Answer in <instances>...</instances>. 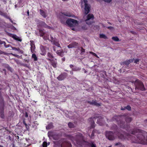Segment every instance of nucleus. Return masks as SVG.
<instances>
[{
	"mask_svg": "<svg viewBox=\"0 0 147 147\" xmlns=\"http://www.w3.org/2000/svg\"><path fill=\"white\" fill-rule=\"evenodd\" d=\"M34 123L35 124H37V125L38 124H37V121H34Z\"/></svg>",
	"mask_w": 147,
	"mask_h": 147,
	"instance_id": "nucleus-61",
	"label": "nucleus"
},
{
	"mask_svg": "<svg viewBox=\"0 0 147 147\" xmlns=\"http://www.w3.org/2000/svg\"><path fill=\"white\" fill-rule=\"evenodd\" d=\"M66 23L68 26L72 27L76 26L78 24V21L72 19H69L66 21Z\"/></svg>",
	"mask_w": 147,
	"mask_h": 147,
	"instance_id": "nucleus-7",
	"label": "nucleus"
},
{
	"mask_svg": "<svg viewBox=\"0 0 147 147\" xmlns=\"http://www.w3.org/2000/svg\"><path fill=\"white\" fill-rule=\"evenodd\" d=\"M73 45V48H77L78 47V43L76 42L72 43Z\"/></svg>",
	"mask_w": 147,
	"mask_h": 147,
	"instance_id": "nucleus-25",
	"label": "nucleus"
},
{
	"mask_svg": "<svg viewBox=\"0 0 147 147\" xmlns=\"http://www.w3.org/2000/svg\"><path fill=\"white\" fill-rule=\"evenodd\" d=\"M100 38H103L105 39H107V36H106L105 34H100Z\"/></svg>",
	"mask_w": 147,
	"mask_h": 147,
	"instance_id": "nucleus-31",
	"label": "nucleus"
},
{
	"mask_svg": "<svg viewBox=\"0 0 147 147\" xmlns=\"http://www.w3.org/2000/svg\"><path fill=\"white\" fill-rule=\"evenodd\" d=\"M98 131H96V132H95V133H98V134H99L100 133V132H99V131L98 130Z\"/></svg>",
	"mask_w": 147,
	"mask_h": 147,
	"instance_id": "nucleus-62",
	"label": "nucleus"
},
{
	"mask_svg": "<svg viewBox=\"0 0 147 147\" xmlns=\"http://www.w3.org/2000/svg\"><path fill=\"white\" fill-rule=\"evenodd\" d=\"M68 125L70 128H72L74 127V124L71 122H69L68 123Z\"/></svg>",
	"mask_w": 147,
	"mask_h": 147,
	"instance_id": "nucleus-28",
	"label": "nucleus"
},
{
	"mask_svg": "<svg viewBox=\"0 0 147 147\" xmlns=\"http://www.w3.org/2000/svg\"><path fill=\"white\" fill-rule=\"evenodd\" d=\"M124 117V115H117L113 117L112 120L116 121L121 128L124 129L129 132H131V134L134 135L137 133L138 134L136 138L124 131H120L117 134L119 138L122 140L127 139L129 140H131L132 143L147 145V133L144 131L135 128L131 130L129 124L127 123L126 125L123 120L125 119L127 123H129L132 121V118L129 117Z\"/></svg>",
	"mask_w": 147,
	"mask_h": 147,
	"instance_id": "nucleus-1",
	"label": "nucleus"
},
{
	"mask_svg": "<svg viewBox=\"0 0 147 147\" xmlns=\"http://www.w3.org/2000/svg\"><path fill=\"white\" fill-rule=\"evenodd\" d=\"M118 145H119L120 147H125L124 145H123L120 142L117 143L115 144V146H117Z\"/></svg>",
	"mask_w": 147,
	"mask_h": 147,
	"instance_id": "nucleus-32",
	"label": "nucleus"
},
{
	"mask_svg": "<svg viewBox=\"0 0 147 147\" xmlns=\"http://www.w3.org/2000/svg\"><path fill=\"white\" fill-rule=\"evenodd\" d=\"M3 44H4V45L5 47L7 48L9 47V46H8V45H6V43L5 41L4 42Z\"/></svg>",
	"mask_w": 147,
	"mask_h": 147,
	"instance_id": "nucleus-49",
	"label": "nucleus"
},
{
	"mask_svg": "<svg viewBox=\"0 0 147 147\" xmlns=\"http://www.w3.org/2000/svg\"><path fill=\"white\" fill-rule=\"evenodd\" d=\"M67 76V74L64 73L61 74L57 78V79L61 81L64 80Z\"/></svg>",
	"mask_w": 147,
	"mask_h": 147,
	"instance_id": "nucleus-17",
	"label": "nucleus"
},
{
	"mask_svg": "<svg viewBox=\"0 0 147 147\" xmlns=\"http://www.w3.org/2000/svg\"><path fill=\"white\" fill-rule=\"evenodd\" d=\"M40 14L44 18H46L47 16L46 15L45 12L42 10L40 9Z\"/></svg>",
	"mask_w": 147,
	"mask_h": 147,
	"instance_id": "nucleus-20",
	"label": "nucleus"
},
{
	"mask_svg": "<svg viewBox=\"0 0 147 147\" xmlns=\"http://www.w3.org/2000/svg\"><path fill=\"white\" fill-rule=\"evenodd\" d=\"M126 109L129 111H131V107L129 105H128L126 107Z\"/></svg>",
	"mask_w": 147,
	"mask_h": 147,
	"instance_id": "nucleus-42",
	"label": "nucleus"
},
{
	"mask_svg": "<svg viewBox=\"0 0 147 147\" xmlns=\"http://www.w3.org/2000/svg\"><path fill=\"white\" fill-rule=\"evenodd\" d=\"M2 88H0V114L1 118L4 119L5 118L4 110L5 107V101L3 97L1 95V90Z\"/></svg>",
	"mask_w": 147,
	"mask_h": 147,
	"instance_id": "nucleus-3",
	"label": "nucleus"
},
{
	"mask_svg": "<svg viewBox=\"0 0 147 147\" xmlns=\"http://www.w3.org/2000/svg\"><path fill=\"white\" fill-rule=\"evenodd\" d=\"M44 29H39V32L40 34V36H43L45 35V32H44Z\"/></svg>",
	"mask_w": 147,
	"mask_h": 147,
	"instance_id": "nucleus-24",
	"label": "nucleus"
},
{
	"mask_svg": "<svg viewBox=\"0 0 147 147\" xmlns=\"http://www.w3.org/2000/svg\"><path fill=\"white\" fill-rule=\"evenodd\" d=\"M107 28L108 29H110L113 28V27H112L111 26H109V27H107Z\"/></svg>",
	"mask_w": 147,
	"mask_h": 147,
	"instance_id": "nucleus-55",
	"label": "nucleus"
},
{
	"mask_svg": "<svg viewBox=\"0 0 147 147\" xmlns=\"http://www.w3.org/2000/svg\"><path fill=\"white\" fill-rule=\"evenodd\" d=\"M48 59L50 61L51 65L54 68H56L57 67V62L56 59Z\"/></svg>",
	"mask_w": 147,
	"mask_h": 147,
	"instance_id": "nucleus-14",
	"label": "nucleus"
},
{
	"mask_svg": "<svg viewBox=\"0 0 147 147\" xmlns=\"http://www.w3.org/2000/svg\"><path fill=\"white\" fill-rule=\"evenodd\" d=\"M64 15L65 16H68V17H71V15H70V14H64Z\"/></svg>",
	"mask_w": 147,
	"mask_h": 147,
	"instance_id": "nucleus-52",
	"label": "nucleus"
},
{
	"mask_svg": "<svg viewBox=\"0 0 147 147\" xmlns=\"http://www.w3.org/2000/svg\"><path fill=\"white\" fill-rule=\"evenodd\" d=\"M73 45L72 43L69 44L67 46V47L68 48H73Z\"/></svg>",
	"mask_w": 147,
	"mask_h": 147,
	"instance_id": "nucleus-44",
	"label": "nucleus"
},
{
	"mask_svg": "<svg viewBox=\"0 0 147 147\" xmlns=\"http://www.w3.org/2000/svg\"><path fill=\"white\" fill-rule=\"evenodd\" d=\"M61 60L62 61H65V57L61 59Z\"/></svg>",
	"mask_w": 147,
	"mask_h": 147,
	"instance_id": "nucleus-60",
	"label": "nucleus"
},
{
	"mask_svg": "<svg viewBox=\"0 0 147 147\" xmlns=\"http://www.w3.org/2000/svg\"><path fill=\"white\" fill-rule=\"evenodd\" d=\"M96 131H98V130H97L96 129H94L92 131L91 136L90 137V138L91 139H94V134L95 132H96Z\"/></svg>",
	"mask_w": 147,
	"mask_h": 147,
	"instance_id": "nucleus-22",
	"label": "nucleus"
},
{
	"mask_svg": "<svg viewBox=\"0 0 147 147\" xmlns=\"http://www.w3.org/2000/svg\"><path fill=\"white\" fill-rule=\"evenodd\" d=\"M121 110H124L126 109V107H121Z\"/></svg>",
	"mask_w": 147,
	"mask_h": 147,
	"instance_id": "nucleus-51",
	"label": "nucleus"
},
{
	"mask_svg": "<svg viewBox=\"0 0 147 147\" xmlns=\"http://www.w3.org/2000/svg\"><path fill=\"white\" fill-rule=\"evenodd\" d=\"M56 53L58 55L61 57H63L64 55V51L62 49L57 51Z\"/></svg>",
	"mask_w": 147,
	"mask_h": 147,
	"instance_id": "nucleus-19",
	"label": "nucleus"
},
{
	"mask_svg": "<svg viewBox=\"0 0 147 147\" xmlns=\"http://www.w3.org/2000/svg\"><path fill=\"white\" fill-rule=\"evenodd\" d=\"M0 15L1 16H4L5 17H7V14L6 13H4L2 11Z\"/></svg>",
	"mask_w": 147,
	"mask_h": 147,
	"instance_id": "nucleus-39",
	"label": "nucleus"
},
{
	"mask_svg": "<svg viewBox=\"0 0 147 147\" xmlns=\"http://www.w3.org/2000/svg\"><path fill=\"white\" fill-rule=\"evenodd\" d=\"M63 140V142L61 145V147H71V144L69 142L65 140L64 139Z\"/></svg>",
	"mask_w": 147,
	"mask_h": 147,
	"instance_id": "nucleus-12",
	"label": "nucleus"
},
{
	"mask_svg": "<svg viewBox=\"0 0 147 147\" xmlns=\"http://www.w3.org/2000/svg\"><path fill=\"white\" fill-rule=\"evenodd\" d=\"M8 35L17 41L20 42L22 41V39L20 38L18 36L16 35L13 34L11 33H8Z\"/></svg>",
	"mask_w": 147,
	"mask_h": 147,
	"instance_id": "nucleus-16",
	"label": "nucleus"
},
{
	"mask_svg": "<svg viewBox=\"0 0 147 147\" xmlns=\"http://www.w3.org/2000/svg\"><path fill=\"white\" fill-rule=\"evenodd\" d=\"M25 116L26 117H28V113L27 112H26L25 114Z\"/></svg>",
	"mask_w": 147,
	"mask_h": 147,
	"instance_id": "nucleus-53",
	"label": "nucleus"
},
{
	"mask_svg": "<svg viewBox=\"0 0 147 147\" xmlns=\"http://www.w3.org/2000/svg\"><path fill=\"white\" fill-rule=\"evenodd\" d=\"M53 50L54 51H56V49H55V46H53Z\"/></svg>",
	"mask_w": 147,
	"mask_h": 147,
	"instance_id": "nucleus-59",
	"label": "nucleus"
},
{
	"mask_svg": "<svg viewBox=\"0 0 147 147\" xmlns=\"http://www.w3.org/2000/svg\"><path fill=\"white\" fill-rule=\"evenodd\" d=\"M40 24H41L42 27H46V26H47L48 27V28H50V27L47 26L44 22H40Z\"/></svg>",
	"mask_w": 147,
	"mask_h": 147,
	"instance_id": "nucleus-27",
	"label": "nucleus"
},
{
	"mask_svg": "<svg viewBox=\"0 0 147 147\" xmlns=\"http://www.w3.org/2000/svg\"><path fill=\"white\" fill-rule=\"evenodd\" d=\"M81 69V68L79 67H76L74 68H73L72 70L73 71H79Z\"/></svg>",
	"mask_w": 147,
	"mask_h": 147,
	"instance_id": "nucleus-40",
	"label": "nucleus"
},
{
	"mask_svg": "<svg viewBox=\"0 0 147 147\" xmlns=\"http://www.w3.org/2000/svg\"><path fill=\"white\" fill-rule=\"evenodd\" d=\"M87 102L90 105L96 106L97 107H99L101 105V103H98L97 102V101L96 100H92V101H87Z\"/></svg>",
	"mask_w": 147,
	"mask_h": 147,
	"instance_id": "nucleus-15",
	"label": "nucleus"
},
{
	"mask_svg": "<svg viewBox=\"0 0 147 147\" xmlns=\"http://www.w3.org/2000/svg\"><path fill=\"white\" fill-rule=\"evenodd\" d=\"M71 140L75 141L76 144L79 145V147H81V146L85 142L84 137L81 133H78L76 135L75 138L71 137Z\"/></svg>",
	"mask_w": 147,
	"mask_h": 147,
	"instance_id": "nucleus-2",
	"label": "nucleus"
},
{
	"mask_svg": "<svg viewBox=\"0 0 147 147\" xmlns=\"http://www.w3.org/2000/svg\"><path fill=\"white\" fill-rule=\"evenodd\" d=\"M139 61V59H136L134 61V63L137 64L138 63Z\"/></svg>",
	"mask_w": 147,
	"mask_h": 147,
	"instance_id": "nucleus-48",
	"label": "nucleus"
},
{
	"mask_svg": "<svg viewBox=\"0 0 147 147\" xmlns=\"http://www.w3.org/2000/svg\"><path fill=\"white\" fill-rule=\"evenodd\" d=\"M90 8L91 6L89 4H86L85 5H84V12L85 14L87 15L90 12Z\"/></svg>",
	"mask_w": 147,
	"mask_h": 147,
	"instance_id": "nucleus-13",
	"label": "nucleus"
},
{
	"mask_svg": "<svg viewBox=\"0 0 147 147\" xmlns=\"http://www.w3.org/2000/svg\"><path fill=\"white\" fill-rule=\"evenodd\" d=\"M42 146L43 147H47V143L46 142H43L42 144Z\"/></svg>",
	"mask_w": 147,
	"mask_h": 147,
	"instance_id": "nucleus-38",
	"label": "nucleus"
},
{
	"mask_svg": "<svg viewBox=\"0 0 147 147\" xmlns=\"http://www.w3.org/2000/svg\"><path fill=\"white\" fill-rule=\"evenodd\" d=\"M108 23L109 24H110V25H111V23L110 22H108Z\"/></svg>",
	"mask_w": 147,
	"mask_h": 147,
	"instance_id": "nucleus-63",
	"label": "nucleus"
},
{
	"mask_svg": "<svg viewBox=\"0 0 147 147\" xmlns=\"http://www.w3.org/2000/svg\"><path fill=\"white\" fill-rule=\"evenodd\" d=\"M11 54L13 55V56L14 57H18V58H20V56L17 55L15 54H13L12 53H11Z\"/></svg>",
	"mask_w": 147,
	"mask_h": 147,
	"instance_id": "nucleus-47",
	"label": "nucleus"
},
{
	"mask_svg": "<svg viewBox=\"0 0 147 147\" xmlns=\"http://www.w3.org/2000/svg\"><path fill=\"white\" fill-rule=\"evenodd\" d=\"M4 41H2L1 40H0V44H3L4 42Z\"/></svg>",
	"mask_w": 147,
	"mask_h": 147,
	"instance_id": "nucleus-56",
	"label": "nucleus"
},
{
	"mask_svg": "<svg viewBox=\"0 0 147 147\" xmlns=\"http://www.w3.org/2000/svg\"><path fill=\"white\" fill-rule=\"evenodd\" d=\"M32 57L34 59V61H36L38 60L37 57L36 56V55L35 54H33L32 55Z\"/></svg>",
	"mask_w": 147,
	"mask_h": 147,
	"instance_id": "nucleus-26",
	"label": "nucleus"
},
{
	"mask_svg": "<svg viewBox=\"0 0 147 147\" xmlns=\"http://www.w3.org/2000/svg\"><path fill=\"white\" fill-rule=\"evenodd\" d=\"M94 18V16L92 14H88L87 16V19L85 20L86 24L88 25H91L93 22L92 21H91L90 20H93Z\"/></svg>",
	"mask_w": 147,
	"mask_h": 147,
	"instance_id": "nucleus-11",
	"label": "nucleus"
},
{
	"mask_svg": "<svg viewBox=\"0 0 147 147\" xmlns=\"http://www.w3.org/2000/svg\"><path fill=\"white\" fill-rule=\"evenodd\" d=\"M84 3V5H85L86 4H88L87 3L88 1L87 0H83Z\"/></svg>",
	"mask_w": 147,
	"mask_h": 147,
	"instance_id": "nucleus-50",
	"label": "nucleus"
},
{
	"mask_svg": "<svg viewBox=\"0 0 147 147\" xmlns=\"http://www.w3.org/2000/svg\"><path fill=\"white\" fill-rule=\"evenodd\" d=\"M53 127V125L52 123H49L46 127V128L48 129H50Z\"/></svg>",
	"mask_w": 147,
	"mask_h": 147,
	"instance_id": "nucleus-23",
	"label": "nucleus"
},
{
	"mask_svg": "<svg viewBox=\"0 0 147 147\" xmlns=\"http://www.w3.org/2000/svg\"><path fill=\"white\" fill-rule=\"evenodd\" d=\"M99 118L97 121V123H98L99 125L102 126L103 125L104 123V121H103V118L102 116H99V115H97L96 116L94 117L93 118L92 117H90L88 119V120L90 121L91 120H92L93 119H96Z\"/></svg>",
	"mask_w": 147,
	"mask_h": 147,
	"instance_id": "nucleus-6",
	"label": "nucleus"
},
{
	"mask_svg": "<svg viewBox=\"0 0 147 147\" xmlns=\"http://www.w3.org/2000/svg\"><path fill=\"white\" fill-rule=\"evenodd\" d=\"M80 48L81 49V53H85V49H83V48L82 47H80Z\"/></svg>",
	"mask_w": 147,
	"mask_h": 147,
	"instance_id": "nucleus-43",
	"label": "nucleus"
},
{
	"mask_svg": "<svg viewBox=\"0 0 147 147\" xmlns=\"http://www.w3.org/2000/svg\"><path fill=\"white\" fill-rule=\"evenodd\" d=\"M69 66H70V67L71 68H72L74 66V65H72V64H70V65H69Z\"/></svg>",
	"mask_w": 147,
	"mask_h": 147,
	"instance_id": "nucleus-57",
	"label": "nucleus"
},
{
	"mask_svg": "<svg viewBox=\"0 0 147 147\" xmlns=\"http://www.w3.org/2000/svg\"><path fill=\"white\" fill-rule=\"evenodd\" d=\"M30 42L31 46H35L34 44V42L33 40H30Z\"/></svg>",
	"mask_w": 147,
	"mask_h": 147,
	"instance_id": "nucleus-41",
	"label": "nucleus"
},
{
	"mask_svg": "<svg viewBox=\"0 0 147 147\" xmlns=\"http://www.w3.org/2000/svg\"><path fill=\"white\" fill-rule=\"evenodd\" d=\"M47 56L49 58H50V59L54 58V57L53 56L52 54L50 52H48L47 53Z\"/></svg>",
	"mask_w": 147,
	"mask_h": 147,
	"instance_id": "nucleus-29",
	"label": "nucleus"
},
{
	"mask_svg": "<svg viewBox=\"0 0 147 147\" xmlns=\"http://www.w3.org/2000/svg\"><path fill=\"white\" fill-rule=\"evenodd\" d=\"M23 123L24 124V125H27L26 123V122H25V121L24 120V121H23Z\"/></svg>",
	"mask_w": 147,
	"mask_h": 147,
	"instance_id": "nucleus-58",
	"label": "nucleus"
},
{
	"mask_svg": "<svg viewBox=\"0 0 147 147\" xmlns=\"http://www.w3.org/2000/svg\"><path fill=\"white\" fill-rule=\"evenodd\" d=\"M94 124L95 123L94 121L92 120L91 123L90 128H93L95 127Z\"/></svg>",
	"mask_w": 147,
	"mask_h": 147,
	"instance_id": "nucleus-33",
	"label": "nucleus"
},
{
	"mask_svg": "<svg viewBox=\"0 0 147 147\" xmlns=\"http://www.w3.org/2000/svg\"><path fill=\"white\" fill-rule=\"evenodd\" d=\"M134 84L136 89L140 90L142 91L145 90L144 85L141 81L138 79L136 80Z\"/></svg>",
	"mask_w": 147,
	"mask_h": 147,
	"instance_id": "nucleus-4",
	"label": "nucleus"
},
{
	"mask_svg": "<svg viewBox=\"0 0 147 147\" xmlns=\"http://www.w3.org/2000/svg\"><path fill=\"white\" fill-rule=\"evenodd\" d=\"M94 28H95V29L98 30L99 29V26L98 25H96L94 26Z\"/></svg>",
	"mask_w": 147,
	"mask_h": 147,
	"instance_id": "nucleus-46",
	"label": "nucleus"
},
{
	"mask_svg": "<svg viewBox=\"0 0 147 147\" xmlns=\"http://www.w3.org/2000/svg\"><path fill=\"white\" fill-rule=\"evenodd\" d=\"M90 53V54H91L92 55H93L94 56L96 57L97 58H99V57L95 53L92 52H89Z\"/></svg>",
	"mask_w": 147,
	"mask_h": 147,
	"instance_id": "nucleus-36",
	"label": "nucleus"
},
{
	"mask_svg": "<svg viewBox=\"0 0 147 147\" xmlns=\"http://www.w3.org/2000/svg\"><path fill=\"white\" fill-rule=\"evenodd\" d=\"M134 59H129L128 60H127L126 61H123L121 63V65H128L130 63L133 62Z\"/></svg>",
	"mask_w": 147,
	"mask_h": 147,
	"instance_id": "nucleus-18",
	"label": "nucleus"
},
{
	"mask_svg": "<svg viewBox=\"0 0 147 147\" xmlns=\"http://www.w3.org/2000/svg\"><path fill=\"white\" fill-rule=\"evenodd\" d=\"M12 49L13 50L18 51V52L21 54L23 53V51L22 50H21L19 48H16L15 47H12Z\"/></svg>",
	"mask_w": 147,
	"mask_h": 147,
	"instance_id": "nucleus-21",
	"label": "nucleus"
},
{
	"mask_svg": "<svg viewBox=\"0 0 147 147\" xmlns=\"http://www.w3.org/2000/svg\"><path fill=\"white\" fill-rule=\"evenodd\" d=\"M89 145L90 147H96V144L93 142L89 143Z\"/></svg>",
	"mask_w": 147,
	"mask_h": 147,
	"instance_id": "nucleus-34",
	"label": "nucleus"
},
{
	"mask_svg": "<svg viewBox=\"0 0 147 147\" xmlns=\"http://www.w3.org/2000/svg\"><path fill=\"white\" fill-rule=\"evenodd\" d=\"M5 54V53L2 51L0 50V54Z\"/></svg>",
	"mask_w": 147,
	"mask_h": 147,
	"instance_id": "nucleus-54",
	"label": "nucleus"
},
{
	"mask_svg": "<svg viewBox=\"0 0 147 147\" xmlns=\"http://www.w3.org/2000/svg\"><path fill=\"white\" fill-rule=\"evenodd\" d=\"M105 135L106 137L110 140H113L116 137L115 132H113L112 131H107L106 132Z\"/></svg>",
	"mask_w": 147,
	"mask_h": 147,
	"instance_id": "nucleus-5",
	"label": "nucleus"
},
{
	"mask_svg": "<svg viewBox=\"0 0 147 147\" xmlns=\"http://www.w3.org/2000/svg\"><path fill=\"white\" fill-rule=\"evenodd\" d=\"M50 38L51 39V42H52L53 44L54 45H55L58 47H60V48H61L60 46V44H59V41L57 38H53L51 36V35H50Z\"/></svg>",
	"mask_w": 147,
	"mask_h": 147,
	"instance_id": "nucleus-9",
	"label": "nucleus"
},
{
	"mask_svg": "<svg viewBox=\"0 0 147 147\" xmlns=\"http://www.w3.org/2000/svg\"><path fill=\"white\" fill-rule=\"evenodd\" d=\"M40 54L42 55H45L46 54L47 51L49 50L48 47L42 45H40Z\"/></svg>",
	"mask_w": 147,
	"mask_h": 147,
	"instance_id": "nucleus-10",
	"label": "nucleus"
},
{
	"mask_svg": "<svg viewBox=\"0 0 147 147\" xmlns=\"http://www.w3.org/2000/svg\"><path fill=\"white\" fill-rule=\"evenodd\" d=\"M49 136H50L53 138V140H58L60 137V135L59 134L53 133L52 131H50L48 133Z\"/></svg>",
	"mask_w": 147,
	"mask_h": 147,
	"instance_id": "nucleus-8",
	"label": "nucleus"
},
{
	"mask_svg": "<svg viewBox=\"0 0 147 147\" xmlns=\"http://www.w3.org/2000/svg\"><path fill=\"white\" fill-rule=\"evenodd\" d=\"M112 129L116 130L117 128V126L116 125H114L112 126Z\"/></svg>",
	"mask_w": 147,
	"mask_h": 147,
	"instance_id": "nucleus-37",
	"label": "nucleus"
},
{
	"mask_svg": "<svg viewBox=\"0 0 147 147\" xmlns=\"http://www.w3.org/2000/svg\"><path fill=\"white\" fill-rule=\"evenodd\" d=\"M102 1H104L105 2L110 3L112 1V0H102Z\"/></svg>",
	"mask_w": 147,
	"mask_h": 147,
	"instance_id": "nucleus-45",
	"label": "nucleus"
},
{
	"mask_svg": "<svg viewBox=\"0 0 147 147\" xmlns=\"http://www.w3.org/2000/svg\"><path fill=\"white\" fill-rule=\"evenodd\" d=\"M35 49V46H31V47H30L31 51V52L32 53H34Z\"/></svg>",
	"mask_w": 147,
	"mask_h": 147,
	"instance_id": "nucleus-30",
	"label": "nucleus"
},
{
	"mask_svg": "<svg viewBox=\"0 0 147 147\" xmlns=\"http://www.w3.org/2000/svg\"><path fill=\"white\" fill-rule=\"evenodd\" d=\"M112 39L114 41H119V38L118 37L116 36L113 37L112 38Z\"/></svg>",
	"mask_w": 147,
	"mask_h": 147,
	"instance_id": "nucleus-35",
	"label": "nucleus"
},
{
	"mask_svg": "<svg viewBox=\"0 0 147 147\" xmlns=\"http://www.w3.org/2000/svg\"><path fill=\"white\" fill-rule=\"evenodd\" d=\"M27 14H28V15H29V10H28V11H27Z\"/></svg>",
	"mask_w": 147,
	"mask_h": 147,
	"instance_id": "nucleus-64",
	"label": "nucleus"
}]
</instances>
